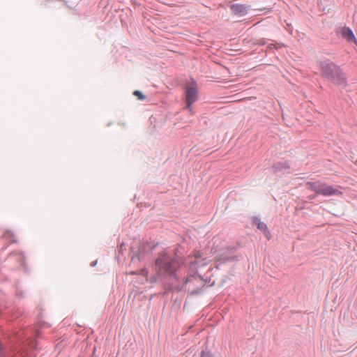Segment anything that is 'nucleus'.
I'll return each mask as SVG.
<instances>
[{"mask_svg":"<svg viewBox=\"0 0 357 357\" xmlns=\"http://www.w3.org/2000/svg\"><path fill=\"white\" fill-rule=\"evenodd\" d=\"M230 9L231 12L235 15L243 16L247 13V7L239 3L231 5Z\"/></svg>","mask_w":357,"mask_h":357,"instance_id":"39448f33","label":"nucleus"},{"mask_svg":"<svg viewBox=\"0 0 357 357\" xmlns=\"http://www.w3.org/2000/svg\"><path fill=\"white\" fill-rule=\"evenodd\" d=\"M133 94L140 100H143L146 98L145 96L139 91H135Z\"/></svg>","mask_w":357,"mask_h":357,"instance_id":"1a4fd4ad","label":"nucleus"},{"mask_svg":"<svg viewBox=\"0 0 357 357\" xmlns=\"http://www.w3.org/2000/svg\"><path fill=\"white\" fill-rule=\"evenodd\" d=\"M174 264V261L171 260L167 255L158 258L155 262L161 273H172L175 268Z\"/></svg>","mask_w":357,"mask_h":357,"instance_id":"7ed1b4c3","label":"nucleus"},{"mask_svg":"<svg viewBox=\"0 0 357 357\" xmlns=\"http://www.w3.org/2000/svg\"><path fill=\"white\" fill-rule=\"evenodd\" d=\"M343 37L347 38L349 41H354L355 37L352 31L349 28H344L342 31Z\"/></svg>","mask_w":357,"mask_h":357,"instance_id":"423d86ee","label":"nucleus"},{"mask_svg":"<svg viewBox=\"0 0 357 357\" xmlns=\"http://www.w3.org/2000/svg\"><path fill=\"white\" fill-rule=\"evenodd\" d=\"M201 357H212V356L209 353L202 351V354H201Z\"/></svg>","mask_w":357,"mask_h":357,"instance_id":"9d476101","label":"nucleus"},{"mask_svg":"<svg viewBox=\"0 0 357 357\" xmlns=\"http://www.w3.org/2000/svg\"><path fill=\"white\" fill-rule=\"evenodd\" d=\"M255 224H257V228L263 231L264 233L269 234V232L268 231L267 225L264 222H261L259 220H255Z\"/></svg>","mask_w":357,"mask_h":357,"instance_id":"0eeeda50","label":"nucleus"},{"mask_svg":"<svg viewBox=\"0 0 357 357\" xmlns=\"http://www.w3.org/2000/svg\"><path fill=\"white\" fill-rule=\"evenodd\" d=\"M197 99V86L195 82L189 83L185 87V101L187 108L190 112H192L191 105Z\"/></svg>","mask_w":357,"mask_h":357,"instance_id":"20e7f679","label":"nucleus"},{"mask_svg":"<svg viewBox=\"0 0 357 357\" xmlns=\"http://www.w3.org/2000/svg\"><path fill=\"white\" fill-rule=\"evenodd\" d=\"M144 272V274L146 275V271H143Z\"/></svg>","mask_w":357,"mask_h":357,"instance_id":"ddd939ff","label":"nucleus"},{"mask_svg":"<svg viewBox=\"0 0 357 357\" xmlns=\"http://www.w3.org/2000/svg\"><path fill=\"white\" fill-rule=\"evenodd\" d=\"M306 188L317 194L324 196L340 195L342 194L337 189H335L332 186L319 181L308 182L306 183Z\"/></svg>","mask_w":357,"mask_h":357,"instance_id":"f03ea898","label":"nucleus"},{"mask_svg":"<svg viewBox=\"0 0 357 357\" xmlns=\"http://www.w3.org/2000/svg\"><path fill=\"white\" fill-rule=\"evenodd\" d=\"M195 256L196 258H198V257H201V254L199 253V252H197L195 254Z\"/></svg>","mask_w":357,"mask_h":357,"instance_id":"9b49d317","label":"nucleus"},{"mask_svg":"<svg viewBox=\"0 0 357 357\" xmlns=\"http://www.w3.org/2000/svg\"><path fill=\"white\" fill-rule=\"evenodd\" d=\"M284 168H289V165H287V164H284V166L282 167Z\"/></svg>","mask_w":357,"mask_h":357,"instance_id":"f8f14e48","label":"nucleus"},{"mask_svg":"<svg viewBox=\"0 0 357 357\" xmlns=\"http://www.w3.org/2000/svg\"><path fill=\"white\" fill-rule=\"evenodd\" d=\"M321 76L330 79L339 86H344L346 78L342 70L332 62L323 61L320 63Z\"/></svg>","mask_w":357,"mask_h":357,"instance_id":"f257e3e1","label":"nucleus"},{"mask_svg":"<svg viewBox=\"0 0 357 357\" xmlns=\"http://www.w3.org/2000/svg\"><path fill=\"white\" fill-rule=\"evenodd\" d=\"M234 258L231 257H229L225 255V253H222V255L220 257H217L215 258L216 261H221V262H225L227 261H230L233 259Z\"/></svg>","mask_w":357,"mask_h":357,"instance_id":"6e6552de","label":"nucleus"}]
</instances>
